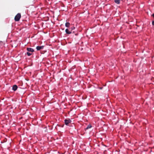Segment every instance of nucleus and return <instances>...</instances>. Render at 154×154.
I'll list each match as a JSON object with an SVG mask.
<instances>
[{
  "instance_id": "5",
  "label": "nucleus",
  "mask_w": 154,
  "mask_h": 154,
  "mask_svg": "<svg viewBox=\"0 0 154 154\" xmlns=\"http://www.w3.org/2000/svg\"><path fill=\"white\" fill-rule=\"evenodd\" d=\"M66 33L68 34H69L72 33V32L70 31L69 29H66L65 30Z\"/></svg>"
},
{
  "instance_id": "10",
  "label": "nucleus",
  "mask_w": 154,
  "mask_h": 154,
  "mask_svg": "<svg viewBox=\"0 0 154 154\" xmlns=\"http://www.w3.org/2000/svg\"><path fill=\"white\" fill-rule=\"evenodd\" d=\"M26 54H27L28 56H30L32 54V53H30L29 52H27Z\"/></svg>"
},
{
  "instance_id": "13",
  "label": "nucleus",
  "mask_w": 154,
  "mask_h": 154,
  "mask_svg": "<svg viewBox=\"0 0 154 154\" xmlns=\"http://www.w3.org/2000/svg\"><path fill=\"white\" fill-rule=\"evenodd\" d=\"M74 31H73V32H72V33H74Z\"/></svg>"
},
{
  "instance_id": "7",
  "label": "nucleus",
  "mask_w": 154,
  "mask_h": 154,
  "mask_svg": "<svg viewBox=\"0 0 154 154\" xmlns=\"http://www.w3.org/2000/svg\"><path fill=\"white\" fill-rule=\"evenodd\" d=\"M70 25V24L69 22H66L65 24V26L67 27H69Z\"/></svg>"
},
{
  "instance_id": "1",
  "label": "nucleus",
  "mask_w": 154,
  "mask_h": 154,
  "mask_svg": "<svg viewBox=\"0 0 154 154\" xmlns=\"http://www.w3.org/2000/svg\"><path fill=\"white\" fill-rule=\"evenodd\" d=\"M21 14L20 13L17 14L15 16L14 20L16 21H19L21 17Z\"/></svg>"
},
{
  "instance_id": "6",
  "label": "nucleus",
  "mask_w": 154,
  "mask_h": 154,
  "mask_svg": "<svg viewBox=\"0 0 154 154\" xmlns=\"http://www.w3.org/2000/svg\"><path fill=\"white\" fill-rule=\"evenodd\" d=\"M17 88H18V87L17 85H14L13 86L12 89L14 91H15L17 89Z\"/></svg>"
},
{
  "instance_id": "4",
  "label": "nucleus",
  "mask_w": 154,
  "mask_h": 154,
  "mask_svg": "<svg viewBox=\"0 0 154 154\" xmlns=\"http://www.w3.org/2000/svg\"><path fill=\"white\" fill-rule=\"evenodd\" d=\"M43 46H37L36 47V49L38 51L40 50L41 49H42L44 48Z\"/></svg>"
},
{
  "instance_id": "14",
  "label": "nucleus",
  "mask_w": 154,
  "mask_h": 154,
  "mask_svg": "<svg viewBox=\"0 0 154 154\" xmlns=\"http://www.w3.org/2000/svg\"><path fill=\"white\" fill-rule=\"evenodd\" d=\"M75 35H77V34H75Z\"/></svg>"
},
{
  "instance_id": "12",
  "label": "nucleus",
  "mask_w": 154,
  "mask_h": 154,
  "mask_svg": "<svg viewBox=\"0 0 154 154\" xmlns=\"http://www.w3.org/2000/svg\"><path fill=\"white\" fill-rule=\"evenodd\" d=\"M152 16H153V17L154 18V13L153 14H152Z\"/></svg>"
},
{
  "instance_id": "3",
  "label": "nucleus",
  "mask_w": 154,
  "mask_h": 154,
  "mask_svg": "<svg viewBox=\"0 0 154 154\" xmlns=\"http://www.w3.org/2000/svg\"><path fill=\"white\" fill-rule=\"evenodd\" d=\"M27 50L29 52H33L34 51V50L33 49L30 48H27Z\"/></svg>"
},
{
  "instance_id": "11",
  "label": "nucleus",
  "mask_w": 154,
  "mask_h": 154,
  "mask_svg": "<svg viewBox=\"0 0 154 154\" xmlns=\"http://www.w3.org/2000/svg\"><path fill=\"white\" fill-rule=\"evenodd\" d=\"M152 24L153 25H154V20L152 21Z\"/></svg>"
},
{
  "instance_id": "8",
  "label": "nucleus",
  "mask_w": 154,
  "mask_h": 154,
  "mask_svg": "<svg viewBox=\"0 0 154 154\" xmlns=\"http://www.w3.org/2000/svg\"><path fill=\"white\" fill-rule=\"evenodd\" d=\"M75 28L74 26H72L71 28H70L69 29L72 32V31L73 30H74L75 29Z\"/></svg>"
},
{
  "instance_id": "2",
  "label": "nucleus",
  "mask_w": 154,
  "mask_h": 154,
  "mask_svg": "<svg viewBox=\"0 0 154 154\" xmlns=\"http://www.w3.org/2000/svg\"><path fill=\"white\" fill-rule=\"evenodd\" d=\"M71 122V121L69 119H66L64 120V123L66 125H68Z\"/></svg>"
},
{
  "instance_id": "9",
  "label": "nucleus",
  "mask_w": 154,
  "mask_h": 154,
  "mask_svg": "<svg viewBox=\"0 0 154 154\" xmlns=\"http://www.w3.org/2000/svg\"><path fill=\"white\" fill-rule=\"evenodd\" d=\"M91 125H88L87 127L86 128V129H89V128H91Z\"/></svg>"
}]
</instances>
